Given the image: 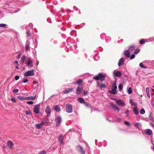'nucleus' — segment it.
Returning a JSON list of instances; mask_svg holds the SVG:
<instances>
[{"mask_svg":"<svg viewBox=\"0 0 154 154\" xmlns=\"http://www.w3.org/2000/svg\"><path fill=\"white\" fill-rule=\"evenodd\" d=\"M139 66H140L142 68H144V69H145V68H146V66H144L143 65V63H140L139 64Z\"/></svg>","mask_w":154,"mask_h":154,"instance_id":"36","label":"nucleus"},{"mask_svg":"<svg viewBox=\"0 0 154 154\" xmlns=\"http://www.w3.org/2000/svg\"><path fill=\"white\" fill-rule=\"evenodd\" d=\"M140 113L142 114H143L145 113V110L144 109H141L140 110Z\"/></svg>","mask_w":154,"mask_h":154,"instance_id":"46","label":"nucleus"},{"mask_svg":"<svg viewBox=\"0 0 154 154\" xmlns=\"http://www.w3.org/2000/svg\"><path fill=\"white\" fill-rule=\"evenodd\" d=\"M146 94H147V97H149V98H150V96L149 92L146 93Z\"/></svg>","mask_w":154,"mask_h":154,"instance_id":"62","label":"nucleus"},{"mask_svg":"<svg viewBox=\"0 0 154 154\" xmlns=\"http://www.w3.org/2000/svg\"><path fill=\"white\" fill-rule=\"evenodd\" d=\"M26 34H27V36H29V35H31V33H30V31L28 29L26 32Z\"/></svg>","mask_w":154,"mask_h":154,"instance_id":"50","label":"nucleus"},{"mask_svg":"<svg viewBox=\"0 0 154 154\" xmlns=\"http://www.w3.org/2000/svg\"><path fill=\"white\" fill-rule=\"evenodd\" d=\"M66 111L68 113H71L72 112V106L69 103H67L66 105Z\"/></svg>","mask_w":154,"mask_h":154,"instance_id":"3","label":"nucleus"},{"mask_svg":"<svg viewBox=\"0 0 154 154\" xmlns=\"http://www.w3.org/2000/svg\"><path fill=\"white\" fill-rule=\"evenodd\" d=\"M129 111L128 109H127L126 110L125 113L126 117H128L129 116Z\"/></svg>","mask_w":154,"mask_h":154,"instance_id":"42","label":"nucleus"},{"mask_svg":"<svg viewBox=\"0 0 154 154\" xmlns=\"http://www.w3.org/2000/svg\"><path fill=\"white\" fill-rule=\"evenodd\" d=\"M146 133L149 135H150L152 134V131L150 129L146 130Z\"/></svg>","mask_w":154,"mask_h":154,"instance_id":"26","label":"nucleus"},{"mask_svg":"<svg viewBox=\"0 0 154 154\" xmlns=\"http://www.w3.org/2000/svg\"><path fill=\"white\" fill-rule=\"evenodd\" d=\"M121 118L120 117H116L115 121L116 122H120L121 121Z\"/></svg>","mask_w":154,"mask_h":154,"instance_id":"38","label":"nucleus"},{"mask_svg":"<svg viewBox=\"0 0 154 154\" xmlns=\"http://www.w3.org/2000/svg\"><path fill=\"white\" fill-rule=\"evenodd\" d=\"M133 111L135 114L136 115L139 114V111L137 109V107H134L133 108Z\"/></svg>","mask_w":154,"mask_h":154,"instance_id":"21","label":"nucleus"},{"mask_svg":"<svg viewBox=\"0 0 154 154\" xmlns=\"http://www.w3.org/2000/svg\"><path fill=\"white\" fill-rule=\"evenodd\" d=\"M78 101L81 103H83L85 101L84 99L82 97H79L77 99Z\"/></svg>","mask_w":154,"mask_h":154,"instance_id":"22","label":"nucleus"},{"mask_svg":"<svg viewBox=\"0 0 154 154\" xmlns=\"http://www.w3.org/2000/svg\"><path fill=\"white\" fill-rule=\"evenodd\" d=\"M85 106L87 107H89V105L88 103H87L86 102H85L83 103Z\"/></svg>","mask_w":154,"mask_h":154,"instance_id":"59","label":"nucleus"},{"mask_svg":"<svg viewBox=\"0 0 154 154\" xmlns=\"http://www.w3.org/2000/svg\"><path fill=\"white\" fill-rule=\"evenodd\" d=\"M83 93L84 95L85 96L88 94V92L85 90H84L83 91Z\"/></svg>","mask_w":154,"mask_h":154,"instance_id":"57","label":"nucleus"},{"mask_svg":"<svg viewBox=\"0 0 154 154\" xmlns=\"http://www.w3.org/2000/svg\"><path fill=\"white\" fill-rule=\"evenodd\" d=\"M27 103L29 105H32L33 103V102L32 101H27Z\"/></svg>","mask_w":154,"mask_h":154,"instance_id":"48","label":"nucleus"},{"mask_svg":"<svg viewBox=\"0 0 154 154\" xmlns=\"http://www.w3.org/2000/svg\"><path fill=\"white\" fill-rule=\"evenodd\" d=\"M46 120H44V121H42V122H43V125L45 124H48L49 122V120L48 119H46Z\"/></svg>","mask_w":154,"mask_h":154,"instance_id":"40","label":"nucleus"},{"mask_svg":"<svg viewBox=\"0 0 154 154\" xmlns=\"http://www.w3.org/2000/svg\"><path fill=\"white\" fill-rule=\"evenodd\" d=\"M135 57V55L134 54H132L131 55V56H130V59L131 60L134 58Z\"/></svg>","mask_w":154,"mask_h":154,"instance_id":"49","label":"nucleus"},{"mask_svg":"<svg viewBox=\"0 0 154 154\" xmlns=\"http://www.w3.org/2000/svg\"><path fill=\"white\" fill-rule=\"evenodd\" d=\"M28 80L27 79H25L22 82L24 83H26L28 82Z\"/></svg>","mask_w":154,"mask_h":154,"instance_id":"53","label":"nucleus"},{"mask_svg":"<svg viewBox=\"0 0 154 154\" xmlns=\"http://www.w3.org/2000/svg\"><path fill=\"white\" fill-rule=\"evenodd\" d=\"M54 109L56 112H59L60 111V109L58 105H56L54 106Z\"/></svg>","mask_w":154,"mask_h":154,"instance_id":"18","label":"nucleus"},{"mask_svg":"<svg viewBox=\"0 0 154 154\" xmlns=\"http://www.w3.org/2000/svg\"><path fill=\"white\" fill-rule=\"evenodd\" d=\"M26 57L24 55H23L21 58V62L22 64H23L24 63V61L25 60Z\"/></svg>","mask_w":154,"mask_h":154,"instance_id":"27","label":"nucleus"},{"mask_svg":"<svg viewBox=\"0 0 154 154\" xmlns=\"http://www.w3.org/2000/svg\"><path fill=\"white\" fill-rule=\"evenodd\" d=\"M43 125V122H41L40 123L36 124V127L38 129L40 128Z\"/></svg>","mask_w":154,"mask_h":154,"instance_id":"24","label":"nucleus"},{"mask_svg":"<svg viewBox=\"0 0 154 154\" xmlns=\"http://www.w3.org/2000/svg\"><path fill=\"white\" fill-rule=\"evenodd\" d=\"M116 85V81H115L112 83L111 88L112 90H109L108 92L111 94H116L117 92V91H116L117 87Z\"/></svg>","mask_w":154,"mask_h":154,"instance_id":"1","label":"nucleus"},{"mask_svg":"<svg viewBox=\"0 0 154 154\" xmlns=\"http://www.w3.org/2000/svg\"><path fill=\"white\" fill-rule=\"evenodd\" d=\"M129 103L131 105H133L134 104V103L133 102L132 100H131V99H130L129 101Z\"/></svg>","mask_w":154,"mask_h":154,"instance_id":"55","label":"nucleus"},{"mask_svg":"<svg viewBox=\"0 0 154 154\" xmlns=\"http://www.w3.org/2000/svg\"><path fill=\"white\" fill-rule=\"evenodd\" d=\"M19 78H20V77L19 76L16 75L15 76V79L16 80H17L19 79Z\"/></svg>","mask_w":154,"mask_h":154,"instance_id":"54","label":"nucleus"},{"mask_svg":"<svg viewBox=\"0 0 154 154\" xmlns=\"http://www.w3.org/2000/svg\"><path fill=\"white\" fill-rule=\"evenodd\" d=\"M7 27V25L5 24L1 23L0 24V27Z\"/></svg>","mask_w":154,"mask_h":154,"instance_id":"31","label":"nucleus"},{"mask_svg":"<svg viewBox=\"0 0 154 154\" xmlns=\"http://www.w3.org/2000/svg\"><path fill=\"white\" fill-rule=\"evenodd\" d=\"M63 134H61L59 135V137H58V140L60 142V144H62L63 142Z\"/></svg>","mask_w":154,"mask_h":154,"instance_id":"17","label":"nucleus"},{"mask_svg":"<svg viewBox=\"0 0 154 154\" xmlns=\"http://www.w3.org/2000/svg\"><path fill=\"white\" fill-rule=\"evenodd\" d=\"M132 88L131 87H130L128 89V94H131L132 93Z\"/></svg>","mask_w":154,"mask_h":154,"instance_id":"39","label":"nucleus"},{"mask_svg":"<svg viewBox=\"0 0 154 154\" xmlns=\"http://www.w3.org/2000/svg\"><path fill=\"white\" fill-rule=\"evenodd\" d=\"M26 65L29 67H32L33 64L31 58H29L27 60Z\"/></svg>","mask_w":154,"mask_h":154,"instance_id":"10","label":"nucleus"},{"mask_svg":"<svg viewBox=\"0 0 154 154\" xmlns=\"http://www.w3.org/2000/svg\"><path fill=\"white\" fill-rule=\"evenodd\" d=\"M83 80L81 79L77 80L76 81V83L79 85H82Z\"/></svg>","mask_w":154,"mask_h":154,"instance_id":"25","label":"nucleus"},{"mask_svg":"<svg viewBox=\"0 0 154 154\" xmlns=\"http://www.w3.org/2000/svg\"><path fill=\"white\" fill-rule=\"evenodd\" d=\"M17 98L20 100H26V97L24 96H19L17 97Z\"/></svg>","mask_w":154,"mask_h":154,"instance_id":"28","label":"nucleus"},{"mask_svg":"<svg viewBox=\"0 0 154 154\" xmlns=\"http://www.w3.org/2000/svg\"><path fill=\"white\" fill-rule=\"evenodd\" d=\"M19 64H17L16 66H15V68L16 69H19Z\"/></svg>","mask_w":154,"mask_h":154,"instance_id":"64","label":"nucleus"},{"mask_svg":"<svg viewBox=\"0 0 154 154\" xmlns=\"http://www.w3.org/2000/svg\"><path fill=\"white\" fill-rule=\"evenodd\" d=\"M111 107H112V108L114 110H115L117 108V107L116 106H115V105H112V106H111Z\"/></svg>","mask_w":154,"mask_h":154,"instance_id":"52","label":"nucleus"},{"mask_svg":"<svg viewBox=\"0 0 154 154\" xmlns=\"http://www.w3.org/2000/svg\"><path fill=\"white\" fill-rule=\"evenodd\" d=\"M97 87L100 88L101 89L102 88H106V86L104 84H102V85H100L98 82H97Z\"/></svg>","mask_w":154,"mask_h":154,"instance_id":"20","label":"nucleus"},{"mask_svg":"<svg viewBox=\"0 0 154 154\" xmlns=\"http://www.w3.org/2000/svg\"><path fill=\"white\" fill-rule=\"evenodd\" d=\"M76 149L82 154H85V151L82 147L80 145L76 147Z\"/></svg>","mask_w":154,"mask_h":154,"instance_id":"8","label":"nucleus"},{"mask_svg":"<svg viewBox=\"0 0 154 154\" xmlns=\"http://www.w3.org/2000/svg\"><path fill=\"white\" fill-rule=\"evenodd\" d=\"M149 119L152 121V122L154 121V118L152 117V116L151 115V114L150 113L149 114Z\"/></svg>","mask_w":154,"mask_h":154,"instance_id":"33","label":"nucleus"},{"mask_svg":"<svg viewBox=\"0 0 154 154\" xmlns=\"http://www.w3.org/2000/svg\"><path fill=\"white\" fill-rule=\"evenodd\" d=\"M34 75L33 70H30L26 71L24 74V76L28 77L29 76H33Z\"/></svg>","mask_w":154,"mask_h":154,"instance_id":"7","label":"nucleus"},{"mask_svg":"<svg viewBox=\"0 0 154 154\" xmlns=\"http://www.w3.org/2000/svg\"><path fill=\"white\" fill-rule=\"evenodd\" d=\"M114 76L117 77H120L121 76L122 74L120 71H116L115 70L113 72Z\"/></svg>","mask_w":154,"mask_h":154,"instance_id":"11","label":"nucleus"},{"mask_svg":"<svg viewBox=\"0 0 154 154\" xmlns=\"http://www.w3.org/2000/svg\"><path fill=\"white\" fill-rule=\"evenodd\" d=\"M83 88H81L79 86H78L76 89V94H80Z\"/></svg>","mask_w":154,"mask_h":154,"instance_id":"15","label":"nucleus"},{"mask_svg":"<svg viewBox=\"0 0 154 154\" xmlns=\"http://www.w3.org/2000/svg\"><path fill=\"white\" fill-rule=\"evenodd\" d=\"M145 40L144 39H142L140 41V43L141 44H143L145 43Z\"/></svg>","mask_w":154,"mask_h":154,"instance_id":"43","label":"nucleus"},{"mask_svg":"<svg viewBox=\"0 0 154 154\" xmlns=\"http://www.w3.org/2000/svg\"><path fill=\"white\" fill-rule=\"evenodd\" d=\"M106 34L105 33H103L100 35V37L101 39H103L106 36Z\"/></svg>","mask_w":154,"mask_h":154,"instance_id":"35","label":"nucleus"},{"mask_svg":"<svg viewBox=\"0 0 154 154\" xmlns=\"http://www.w3.org/2000/svg\"><path fill=\"white\" fill-rule=\"evenodd\" d=\"M55 120L56 126H60L62 121L61 117L60 116H57L55 118Z\"/></svg>","mask_w":154,"mask_h":154,"instance_id":"6","label":"nucleus"},{"mask_svg":"<svg viewBox=\"0 0 154 154\" xmlns=\"http://www.w3.org/2000/svg\"><path fill=\"white\" fill-rule=\"evenodd\" d=\"M124 124L125 125L128 126H130L131 125V123L129 122L126 121H124Z\"/></svg>","mask_w":154,"mask_h":154,"instance_id":"32","label":"nucleus"},{"mask_svg":"<svg viewBox=\"0 0 154 154\" xmlns=\"http://www.w3.org/2000/svg\"><path fill=\"white\" fill-rule=\"evenodd\" d=\"M7 143L8 144V146L10 149H11L14 145V143L11 140L7 141Z\"/></svg>","mask_w":154,"mask_h":154,"instance_id":"19","label":"nucleus"},{"mask_svg":"<svg viewBox=\"0 0 154 154\" xmlns=\"http://www.w3.org/2000/svg\"><path fill=\"white\" fill-rule=\"evenodd\" d=\"M146 93L149 92V88L148 87L146 88Z\"/></svg>","mask_w":154,"mask_h":154,"instance_id":"60","label":"nucleus"},{"mask_svg":"<svg viewBox=\"0 0 154 154\" xmlns=\"http://www.w3.org/2000/svg\"><path fill=\"white\" fill-rule=\"evenodd\" d=\"M134 126L137 128L139 129L141 127V125L140 123L137 122L133 124Z\"/></svg>","mask_w":154,"mask_h":154,"instance_id":"23","label":"nucleus"},{"mask_svg":"<svg viewBox=\"0 0 154 154\" xmlns=\"http://www.w3.org/2000/svg\"><path fill=\"white\" fill-rule=\"evenodd\" d=\"M40 105L39 104H37L34 106L33 109L34 112L36 114H38L39 112Z\"/></svg>","mask_w":154,"mask_h":154,"instance_id":"9","label":"nucleus"},{"mask_svg":"<svg viewBox=\"0 0 154 154\" xmlns=\"http://www.w3.org/2000/svg\"><path fill=\"white\" fill-rule=\"evenodd\" d=\"M94 152L95 154H99L100 153V151L98 149L95 150Z\"/></svg>","mask_w":154,"mask_h":154,"instance_id":"45","label":"nucleus"},{"mask_svg":"<svg viewBox=\"0 0 154 154\" xmlns=\"http://www.w3.org/2000/svg\"><path fill=\"white\" fill-rule=\"evenodd\" d=\"M46 152L45 150H43L39 154H46Z\"/></svg>","mask_w":154,"mask_h":154,"instance_id":"58","label":"nucleus"},{"mask_svg":"<svg viewBox=\"0 0 154 154\" xmlns=\"http://www.w3.org/2000/svg\"><path fill=\"white\" fill-rule=\"evenodd\" d=\"M51 108L50 107L48 106L45 109V111L47 114V116L45 117L46 119H48L51 115Z\"/></svg>","mask_w":154,"mask_h":154,"instance_id":"5","label":"nucleus"},{"mask_svg":"<svg viewBox=\"0 0 154 154\" xmlns=\"http://www.w3.org/2000/svg\"><path fill=\"white\" fill-rule=\"evenodd\" d=\"M26 100H34L33 98V97L32 96L26 97Z\"/></svg>","mask_w":154,"mask_h":154,"instance_id":"37","label":"nucleus"},{"mask_svg":"<svg viewBox=\"0 0 154 154\" xmlns=\"http://www.w3.org/2000/svg\"><path fill=\"white\" fill-rule=\"evenodd\" d=\"M130 51L128 50H125L123 53V54L128 58H130Z\"/></svg>","mask_w":154,"mask_h":154,"instance_id":"13","label":"nucleus"},{"mask_svg":"<svg viewBox=\"0 0 154 154\" xmlns=\"http://www.w3.org/2000/svg\"><path fill=\"white\" fill-rule=\"evenodd\" d=\"M140 51V49L139 48L137 49L134 51V53L137 54Z\"/></svg>","mask_w":154,"mask_h":154,"instance_id":"41","label":"nucleus"},{"mask_svg":"<svg viewBox=\"0 0 154 154\" xmlns=\"http://www.w3.org/2000/svg\"><path fill=\"white\" fill-rule=\"evenodd\" d=\"M18 1L17 0L12 1V3L14 5H16V4H18Z\"/></svg>","mask_w":154,"mask_h":154,"instance_id":"44","label":"nucleus"},{"mask_svg":"<svg viewBox=\"0 0 154 154\" xmlns=\"http://www.w3.org/2000/svg\"><path fill=\"white\" fill-rule=\"evenodd\" d=\"M25 113L26 114L28 115H30L31 114V111H25Z\"/></svg>","mask_w":154,"mask_h":154,"instance_id":"47","label":"nucleus"},{"mask_svg":"<svg viewBox=\"0 0 154 154\" xmlns=\"http://www.w3.org/2000/svg\"><path fill=\"white\" fill-rule=\"evenodd\" d=\"M32 41V42L33 44H34V42L31 39H29L26 42V44L25 46V51H28L30 50V47L29 46V44H30V43L29 42L30 41Z\"/></svg>","mask_w":154,"mask_h":154,"instance_id":"4","label":"nucleus"},{"mask_svg":"<svg viewBox=\"0 0 154 154\" xmlns=\"http://www.w3.org/2000/svg\"><path fill=\"white\" fill-rule=\"evenodd\" d=\"M125 61V59L124 58H121L119 60L118 63V65L119 66H120L123 65Z\"/></svg>","mask_w":154,"mask_h":154,"instance_id":"12","label":"nucleus"},{"mask_svg":"<svg viewBox=\"0 0 154 154\" xmlns=\"http://www.w3.org/2000/svg\"><path fill=\"white\" fill-rule=\"evenodd\" d=\"M153 42V38H150L146 40V42Z\"/></svg>","mask_w":154,"mask_h":154,"instance_id":"34","label":"nucleus"},{"mask_svg":"<svg viewBox=\"0 0 154 154\" xmlns=\"http://www.w3.org/2000/svg\"><path fill=\"white\" fill-rule=\"evenodd\" d=\"M18 91L19 90L18 89H15L13 90V92L14 93H16L18 92Z\"/></svg>","mask_w":154,"mask_h":154,"instance_id":"56","label":"nucleus"},{"mask_svg":"<svg viewBox=\"0 0 154 154\" xmlns=\"http://www.w3.org/2000/svg\"><path fill=\"white\" fill-rule=\"evenodd\" d=\"M135 48V46L134 45H131L129 46L128 47V50L130 51H132Z\"/></svg>","mask_w":154,"mask_h":154,"instance_id":"29","label":"nucleus"},{"mask_svg":"<svg viewBox=\"0 0 154 154\" xmlns=\"http://www.w3.org/2000/svg\"><path fill=\"white\" fill-rule=\"evenodd\" d=\"M105 76L102 73H100L97 75L93 77V79L96 80H100L101 82H103L105 80Z\"/></svg>","mask_w":154,"mask_h":154,"instance_id":"2","label":"nucleus"},{"mask_svg":"<svg viewBox=\"0 0 154 154\" xmlns=\"http://www.w3.org/2000/svg\"><path fill=\"white\" fill-rule=\"evenodd\" d=\"M29 27H30V29L32 28L33 26V24L32 23H30L29 24Z\"/></svg>","mask_w":154,"mask_h":154,"instance_id":"61","label":"nucleus"},{"mask_svg":"<svg viewBox=\"0 0 154 154\" xmlns=\"http://www.w3.org/2000/svg\"><path fill=\"white\" fill-rule=\"evenodd\" d=\"M73 8L74 10L75 11H77V10L78 9V8H77L75 6H73Z\"/></svg>","mask_w":154,"mask_h":154,"instance_id":"63","label":"nucleus"},{"mask_svg":"<svg viewBox=\"0 0 154 154\" xmlns=\"http://www.w3.org/2000/svg\"><path fill=\"white\" fill-rule=\"evenodd\" d=\"M73 88H68L67 89H66L64 91V94H68L70 92L73 90Z\"/></svg>","mask_w":154,"mask_h":154,"instance_id":"16","label":"nucleus"},{"mask_svg":"<svg viewBox=\"0 0 154 154\" xmlns=\"http://www.w3.org/2000/svg\"><path fill=\"white\" fill-rule=\"evenodd\" d=\"M119 91H121L123 89V85L122 84H120L119 85Z\"/></svg>","mask_w":154,"mask_h":154,"instance_id":"30","label":"nucleus"},{"mask_svg":"<svg viewBox=\"0 0 154 154\" xmlns=\"http://www.w3.org/2000/svg\"><path fill=\"white\" fill-rule=\"evenodd\" d=\"M11 100L13 102H16V100L14 98H11Z\"/></svg>","mask_w":154,"mask_h":154,"instance_id":"51","label":"nucleus"},{"mask_svg":"<svg viewBox=\"0 0 154 154\" xmlns=\"http://www.w3.org/2000/svg\"><path fill=\"white\" fill-rule=\"evenodd\" d=\"M116 103L119 105L120 106H125V104L123 102L122 100L121 99H119L118 100L116 101Z\"/></svg>","mask_w":154,"mask_h":154,"instance_id":"14","label":"nucleus"}]
</instances>
